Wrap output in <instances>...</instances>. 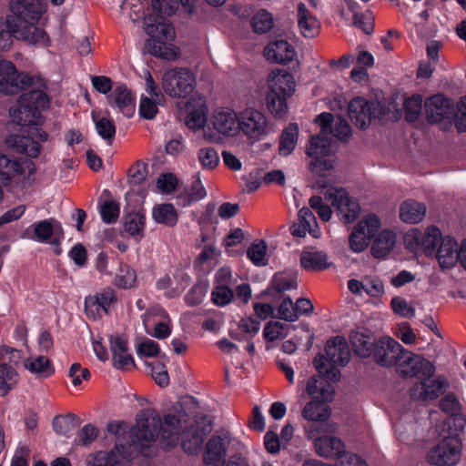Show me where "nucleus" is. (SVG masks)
<instances>
[{
	"label": "nucleus",
	"mask_w": 466,
	"mask_h": 466,
	"mask_svg": "<svg viewBox=\"0 0 466 466\" xmlns=\"http://www.w3.org/2000/svg\"><path fill=\"white\" fill-rule=\"evenodd\" d=\"M162 89L171 97H187L196 86L194 75L186 68H173L164 73Z\"/></svg>",
	"instance_id": "obj_5"
},
{
	"label": "nucleus",
	"mask_w": 466,
	"mask_h": 466,
	"mask_svg": "<svg viewBox=\"0 0 466 466\" xmlns=\"http://www.w3.org/2000/svg\"><path fill=\"white\" fill-rule=\"evenodd\" d=\"M295 55L294 47L285 40L270 42L264 48V56L273 63L288 64L294 59Z\"/></svg>",
	"instance_id": "obj_22"
},
{
	"label": "nucleus",
	"mask_w": 466,
	"mask_h": 466,
	"mask_svg": "<svg viewBox=\"0 0 466 466\" xmlns=\"http://www.w3.org/2000/svg\"><path fill=\"white\" fill-rule=\"evenodd\" d=\"M278 317L283 320L293 322L298 319L295 305L289 297L283 299L278 309Z\"/></svg>",
	"instance_id": "obj_60"
},
{
	"label": "nucleus",
	"mask_w": 466,
	"mask_h": 466,
	"mask_svg": "<svg viewBox=\"0 0 466 466\" xmlns=\"http://www.w3.org/2000/svg\"><path fill=\"white\" fill-rule=\"evenodd\" d=\"M411 370H410V371L405 370L406 376L410 378L416 377L421 380H428L434 375V366L429 360L419 355L415 354V358H413V362H411Z\"/></svg>",
	"instance_id": "obj_38"
},
{
	"label": "nucleus",
	"mask_w": 466,
	"mask_h": 466,
	"mask_svg": "<svg viewBox=\"0 0 466 466\" xmlns=\"http://www.w3.org/2000/svg\"><path fill=\"white\" fill-rule=\"evenodd\" d=\"M390 305L394 313L400 315L401 317L413 318L415 315L414 308L409 305L408 302L400 297L393 298Z\"/></svg>",
	"instance_id": "obj_61"
},
{
	"label": "nucleus",
	"mask_w": 466,
	"mask_h": 466,
	"mask_svg": "<svg viewBox=\"0 0 466 466\" xmlns=\"http://www.w3.org/2000/svg\"><path fill=\"white\" fill-rule=\"evenodd\" d=\"M209 431L210 429L200 426L199 423L191 425L187 430L185 429L181 444L183 450L189 454L197 452Z\"/></svg>",
	"instance_id": "obj_27"
},
{
	"label": "nucleus",
	"mask_w": 466,
	"mask_h": 466,
	"mask_svg": "<svg viewBox=\"0 0 466 466\" xmlns=\"http://www.w3.org/2000/svg\"><path fill=\"white\" fill-rule=\"evenodd\" d=\"M298 25L303 36L315 37L320 29V23L317 17L311 14L305 4L298 5Z\"/></svg>",
	"instance_id": "obj_26"
},
{
	"label": "nucleus",
	"mask_w": 466,
	"mask_h": 466,
	"mask_svg": "<svg viewBox=\"0 0 466 466\" xmlns=\"http://www.w3.org/2000/svg\"><path fill=\"white\" fill-rule=\"evenodd\" d=\"M145 32L150 36L148 40L155 43L171 41L175 37L173 26L165 18L155 15H148L144 19Z\"/></svg>",
	"instance_id": "obj_16"
},
{
	"label": "nucleus",
	"mask_w": 466,
	"mask_h": 466,
	"mask_svg": "<svg viewBox=\"0 0 466 466\" xmlns=\"http://www.w3.org/2000/svg\"><path fill=\"white\" fill-rule=\"evenodd\" d=\"M196 0H152L151 5L153 14L162 18L171 16L178 7V3L182 5L188 14L194 13Z\"/></svg>",
	"instance_id": "obj_28"
},
{
	"label": "nucleus",
	"mask_w": 466,
	"mask_h": 466,
	"mask_svg": "<svg viewBox=\"0 0 466 466\" xmlns=\"http://www.w3.org/2000/svg\"><path fill=\"white\" fill-rule=\"evenodd\" d=\"M251 25L258 34H263L270 30L273 26V17L266 10L258 11L251 20Z\"/></svg>",
	"instance_id": "obj_49"
},
{
	"label": "nucleus",
	"mask_w": 466,
	"mask_h": 466,
	"mask_svg": "<svg viewBox=\"0 0 466 466\" xmlns=\"http://www.w3.org/2000/svg\"><path fill=\"white\" fill-rule=\"evenodd\" d=\"M268 92L290 96L295 91L296 85L290 73L283 69H275L268 75Z\"/></svg>",
	"instance_id": "obj_19"
},
{
	"label": "nucleus",
	"mask_w": 466,
	"mask_h": 466,
	"mask_svg": "<svg viewBox=\"0 0 466 466\" xmlns=\"http://www.w3.org/2000/svg\"><path fill=\"white\" fill-rule=\"evenodd\" d=\"M98 429L92 424L85 425L79 431L76 442L86 446L92 443L98 436Z\"/></svg>",
	"instance_id": "obj_63"
},
{
	"label": "nucleus",
	"mask_w": 466,
	"mask_h": 466,
	"mask_svg": "<svg viewBox=\"0 0 466 466\" xmlns=\"http://www.w3.org/2000/svg\"><path fill=\"white\" fill-rule=\"evenodd\" d=\"M461 441L457 434L444 437L432 448L427 456L429 462L434 465H454L461 458Z\"/></svg>",
	"instance_id": "obj_9"
},
{
	"label": "nucleus",
	"mask_w": 466,
	"mask_h": 466,
	"mask_svg": "<svg viewBox=\"0 0 466 466\" xmlns=\"http://www.w3.org/2000/svg\"><path fill=\"white\" fill-rule=\"evenodd\" d=\"M441 238V234L440 229L431 226L426 229L420 238H417L416 240L424 248L426 253H431L436 248Z\"/></svg>",
	"instance_id": "obj_48"
},
{
	"label": "nucleus",
	"mask_w": 466,
	"mask_h": 466,
	"mask_svg": "<svg viewBox=\"0 0 466 466\" xmlns=\"http://www.w3.org/2000/svg\"><path fill=\"white\" fill-rule=\"evenodd\" d=\"M348 114L357 127L366 129L373 119L384 115V110L380 102L357 96L349 103Z\"/></svg>",
	"instance_id": "obj_6"
},
{
	"label": "nucleus",
	"mask_w": 466,
	"mask_h": 466,
	"mask_svg": "<svg viewBox=\"0 0 466 466\" xmlns=\"http://www.w3.org/2000/svg\"><path fill=\"white\" fill-rule=\"evenodd\" d=\"M18 382V373L15 368L0 364V395L5 396Z\"/></svg>",
	"instance_id": "obj_42"
},
{
	"label": "nucleus",
	"mask_w": 466,
	"mask_h": 466,
	"mask_svg": "<svg viewBox=\"0 0 466 466\" xmlns=\"http://www.w3.org/2000/svg\"><path fill=\"white\" fill-rule=\"evenodd\" d=\"M119 204L114 200H106L100 207V214L105 223L110 224L116 221L119 217Z\"/></svg>",
	"instance_id": "obj_55"
},
{
	"label": "nucleus",
	"mask_w": 466,
	"mask_h": 466,
	"mask_svg": "<svg viewBox=\"0 0 466 466\" xmlns=\"http://www.w3.org/2000/svg\"><path fill=\"white\" fill-rule=\"evenodd\" d=\"M333 147L332 140L326 135L319 134L310 138L306 153L312 158L309 163L312 173L325 177L327 172L333 168L335 162Z\"/></svg>",
	"instance_id": "obj_4"
},
{
	"label": "nucleus",
	"mask_w": 466,
	"mask_h": 466,
	"mask_svg": "<svg viewBox=\"0 0 466 466\" xmlns=\"http://www.w3.org/2000/svg\"><path fill=\"white\" fill-rule=\"evenodd\" d=\"M49 104L45 91L32 89L20 96L17 107L10 109V115L19 126H38L42 123L40 111L48 108Z\"/></svg>",
	"instance_id": "obj_3"
},
{
	"label": "nucleus",
	"mask_w": 466,
	"mask_h": 466,
	"mask_svg": "<svg viewBox=\"0 0 466 466\" xmlns=\"http://www.w3.org/2000/svg\"><path fill=\"white\" fill-rule=\"evenodd\" d=\"M211 295L214 304L222 307L231 302L234 292L230 287L215 286Z\"/></svg>",
	"instance_id": "obj_57"
},
{
	"label": "nucleus",
	"mask_w": 466,
	"mask_h": 466,
	"mask_svg": "<svg viewBox=\"0 0 466 466\" xmlns=\"http://www.w3.org/2000/svg\"><path fill=\"white\" fill-rule=\"evenodd\" d=\"M11 10L13 15H8V21L15 38L30 45L48 46L47 34L35 24L45 12L43 0H16Z\"/></svg>",
	"instance_id": "obj_2"
},
{
	"label": "nucleus",
	"mask_w": 466,
	"mask_h": 466,
	"mask_svg": "<svg viewBox=\"0 0 466 466\" xmlns=\"http://www.w3.org/2000/svg\"><path fill=\"white\" fill-rule=\"evenodd\" d=\"M267 252V245L264 241L253 243L247 251L248 258L255 265H265V256Z\"/></svg>",
	"instance_id": "obj_58"
},
{
	"label": "nucleus",
	"mask_w": 466,
	"mask_h": 466,
	"mask_svg": "<svg viewBox=\"0 0 466 466\" xmlns=\"http://www.w3.org/2000/svg\"><path fill=\"white\" fill-rule=\"evenodd\" d=\"M24 173L23 167L17 159H12L0 152V177L8 182Z\"/></svg>",
	"instance_id": "obj_39"
},
{
	"label": "nucleus",
	"mask_w": 466,
	"mask_h": 466,
	"mask_svg": "<svg viewBox=\"0 0 466 466\" xmlns=\"http://www.w3.org/2000/svg\"><path fill=\"white\" fill-rule=\"evenodd\" d=\"M145 228V216L139 212L129 213L125 217L124 228L130 236H142Z\"/></svg>",
	"instance_id": "obj_45"
},
{
	"label": "nucleus",
	"mask_w": 466,
	"mask_h": 466,
	"mask_svg": "<svg viewBox=\"0 0 466 466\" xmlns=\"http://www.w3.org/2000/svg\"><path fill=\"white\" fill-rule=\"evenodd\" d=\"M316 453L326 459H339L345 454V445L335 436H321L314 440Z\"/></svg>",
	"instance_id": "obj_21"
},
{
	"label": "nucleus",
	"mask_w": 466,
	"mask_h": 466,
	"mask_svg": "<svg viewBox=\"0 0 466 466\" xmlns=\"http://www.w3.org/2000/svg\"><path fill=\"white\" fill-rule=\"evenodd\" d=\"M198 158L204 169L212 170L219 164V156L213 147H202L198 152Z\"/></svg>",
	"instance_id": "obj_50"
},
{
	"label": "nucleus",
	"mask_w": 466,
	"mask_h": 466,
	"mask_svg": "<svg viewBox=\"0 0 466 466\" xmlns=\"http://www.w3.org/2000/svg\"><path fill=\"white\" fill-rule=\"evenodd\" d=\"M422 96L413 95L404 102L405 117L409 122L416 121L421 113Z\"/></svg>",
	"instance_id": "obj_52"
},
{
	"label": "nucleus",
	"mask_w": 466,
	"mask_h": 466,
	"mask_svg": "<svg viewBox=\"0 0 466 466\" xmlns=\"http://www.w3.org/2000/svg\"><path fill=\"white\" fill-rule=\"evenodd\" d=\"M116 301V292L112 289H105L94 297L86 299L85 309L88 315L96 316L99 309H102L106 313L107 308Z\"/></svg>",
	"instance_id": "obj_29"
},
{
	"label": "nucleus",
	"mask_w": 466,
	"mask_h": 466,
	"mask_svg": "<svg viewBox=\"0 0 466 466\" xmlns=\"http://www.w3.org/2000/svg\"><path fill=\"white\" fill-rule=\"evenodd\" d=\"M1 364H5L6 368H15L18 366L23 360L22 350L3 345L0 347Z\"/></svg>",
	"instance_id": "obj_51"
},
{
	"label": "nucleus",
	"mask_w": 466,
	"mask_h": 466,
	"mask_svg": "<svg viewBox=\"0 0 466 466\" xmlns=\"http://www.w3.org/2000/svg\"><path fill=\"white\" fill-rule=\"evenodd\" d=\"M374 15L370 10L364 13H355L353 15V25L368 35L374 30Z\"/></svg>",
	"instance_id": "obj_54"
},
{
	"label": "nucleus",
	"mask_w": 466,
	"mask_h": 466,
	"mask_svg": "<svg viewBox=\"0 0 466 466\" xmlns=\"http://www.w3.org/2000/svg\"><path fill=\"white\" fill-rule=\"evenodd\" d=\"M213 127L225 136H234L239 131L238 115L232 111H219L214 115Z\"/></svg>",
	"instance_id": "obj_30"
},
{
	"label": "nucleus",
	"mask_w": 466,
	"mask_h": 466,
	"mask_svg": "<svg viewBox=\"0 0 466 466\" xmlns=\"http://www.w3.org/2000/svg\"><path fill=\"white\" fill-rule=\"evenodd\" d=\"M147 174V165L143 162H137L128 170V181L132 185H140L145 181Z\"/></svg>",
	"instance_id": "obj_59"
},
{
	"label": "nucleus",
	"mask_w": 466,
	"mask_h": 466,
	"mask_svg": "<svg viewBox=\"0 0 466 466\" xmlns=\"http://www.w3.org/2000/svg\"><path fill=\"white\" fill-rule=\"evenodd\" d=\"M35 78L25 73H19L10 61L0 60V92L15 95L29 86H35Z\"/></svg>",
	"instance_id": "obj_7"
},
{
	"label": "nucleus",
	"mask_w": 466,
	"mask_h": 466,
	"mask_svg": "<svg viewBox=\"0 0 466 466\" xmlns=\"http://www.w3.org/2000/svg\"><path fill=\"white\" fill-rule=\"evenodd\" d=\"M187 414L179 411L177 414H168L161 420L159 414L155 410H147L137 420V425L129 431V439L137 449L150 446L159 435L166 447H174L177 444L181 431L186 429Z\"/></svg>",
	"instance_id": "obj_1"
},
{
	"label": "nucleus",
	"mask_w": 466,
	"mask_h": 466,
	"mask_svg": "<svg viewBox=\"0 0 466 466\" xmlns=\"http://www.w3.org/2000/svg\"><path fill=\"white\" fill-rule=\"evenodd\" d=\"M298 138V126L290 124L285 128L279 138V151L281 156L287 157L294 150Z\"/></svg>",
	"instance_id": "obj_40"
},
{
	"label": "nucleus",
	"mask_w": 466,
	"mask_h": 466,
	"mask_svg": "<svg viewBox=\"0 0 466 466\" xmlns=\"http://www.w3.org/2000/svg\"><path fill=\"white\" fill-rule=\"evenodd\" d=\"M457 242L451 237H445L437 249V259L442 268H450L458 261Z\"/></svg>",
	"instance_id": "obj_31"
},
{
	"label": "nucleus",
	"mask_w": 466,
	"mask_h": 466,
	"mask_svg": "<svg viewBox=\"0 0 466 466\" xmlns=\"http://www.w3.org/2000/svg\"><path fill=\"white\" fill-rule=\"evenodd\" d=\"M329 401L310 400L302 410V417L311 421H324L330 416Z\"/></svg>",
	"instance_id": "obj_36"
},
{
	"label": "nucleus",
	"mask_w": 466,
	"mask_h": 466,
	"mask_svg": "<svg viewBox=\"0 0 466 466\" xmlns=\"http://www.w3.org/2000/svg\"><path fill=\"white\" fill-rule=\"evenodd\" d=\"M4 143L8 149L15 153L31 158L37 157L42 149L39 142L35 141L31 136L11 134L5 138Z\"/></svg>",
	"instance_id": "obj_17"
},
{
	"label": "nucleus",
	"mask_w": 466,
	"mask_h": 466,
	"mask_svg": "<svg viewBox=\"0 0 466 466\" xmlns=\"http://www.w3.org/2000/svg\"><path fill=\"white\" fill-rule=\"evenodd\" d=\"M353 351L360 358L371 357L378 339L372 332L363 328H358L350 334Z\"/></svg>",
	"instance_id": "obj_18"
},
{
	"label": "nucleus",
	"mask_w": 466,
	"mask_h": 466,
	"mask_svg": "<svg viewBox=\"0 0 466 466\" xmlns=\"http://www.w3.org/2000/svg\"><path fill=\"white\" fill-rule=\"evenodd\" d=\"M328 255L319 250H303L300 254V265L307 270L319 271L328 268Z\"/></svg>",
	"instance_id": "obj_34"
},
{
	"label": "nucleus",
	"mask_w": 466,
	"mask_h": 466,
	"mask_svg": "<svg viewBox=\"0 0 466 466\" xmlns=\"http://www.w3.org/2000/svg\"><path fill=\"white\" fill-rule=\"evenodd\" d=\"M327 360L333 364L344 366L349 362L350 353L349 345L343 337H334L328 340L325 347Z\"/></svg>",
	"instance_id": "obj_24"
},
{
	"label": "nucleus",
	"mask_w": 466,
	"mask_h": 466,
	"mask_svg": "<svg viewBox=\"0 0 466 466\" xmlns=\"http://www.w3.org/2000/svg\"><path fill=\"white\" fill-rule=\"evenodd\" d=\"M306 392L311 400L331 401L335 390L332 384L324 380L321 375H314L307 383Z\"/></svg>",
	"instance_id": "obj_25"
},
{
	"label": "nucleus",
	"mask_w": 466,
	"mask_h": 466,
	"mask_svg": "<svg viewBox=\"0 0 466 466\" xmlns=\"http://www.w3.org/2000/svg\"><path fill=\"white\" fill-rule=\"evenodd\" d=\"M380 228V221L376 215H369L360 221L349 237L351 250L357 253L363 251Z\"/></svg>",
	"instance_id": "obj_12"
},
{
	"label": "nucleus",
	"mask_w": 466,
	"mask_h": 466,
	"mask_svg": "<svg viewBox=\"0 0 466 466\" xmlns=\"http://www.w3.org/2000/svg\"><path fill=\"white\" fill-rule=\"evenodd\" d=\"M53 222L54 218L35 222L21 233V238L47 242L54 234Z\"/></svg>",
	"instance_id": "obj_32"
},
{
	"label": "nucleus",
	"mask_w": 466,
	"mask_h": 466,
	"mask_svg": "<svg viewBox=\"0 0 466 466\" xmlns=\"http://www.w3.org/2000/svg\"><path fill=\"white\" fill-rule=\"evenodd\" d=\"M151 376L156 383L165 388L169 383V377L167 370L163 363L156 361L154 364H151Z\"/></svg>",
	"instance_id": "obj_62"
},
{
	"label": "nucleus",
	"mask_w": 466,
	"mask_h": 466,
	"mask_svg": "<svg viewBox=\"0 0 466 466\" xmlns=\"http://www.w3.org/2000/svg\"><path fill=\"white\" fill-rule=\"evenodd\" d=\"M448 386L447 380L438 376L432 380L416 382L410 390V398L414 400H433L441 396Z\"/></svg>",
	"instance_id": "obj_15"
},
{
	"label": "nucleus",
	"mask_w": 466,
	"mask_h": 466,
	"mask_svg": "<svg viewBox=\"0 0 466 466\" xmlns=\"http://www.w3.org/2000/svg\"><path fill=\"white\" fill-rule=\"evenodd\" d=\"M404 348L390 337H382L375 344L372 354L373 360L382 367H392L400 361Z\"/></svg>",
	"instance_id": "obj_14"
},
{
	"label": "nucleus",
	"mask_w": 466,
	"mask_h": 466,
	"mask_svg": "<svg viewBox=\"0 0 466 466\" xmlns=\"http://www.w3.org/2000/svg\"><path fill=\"white\" fill-rule=\"evenodd\" d=\"M239 131L248 138L259 140L270 131L266 116L253 107L244 109L238 114Z\"/></svg>",
	"instance_id": "obj_8"
},
{
	"label": "nucleus",
	"mask_w": 466,
	"mask_h": 466,
	"mask_svg": "<svg viewBox=\"0 0 466 466\" xmlns=\"http://www.w3.org/2000/svg\"><path fill=\"white\" fill-rule=\"evenodd\" d=\"M395 243V234L390 230H382L374 240L371 253L375 258H384L393 248Z\"/></svg>",
	"instance_id": "obj_37"
},
{
	"label": "nucleus",
	"mask_w": 466,
	"mask_h": 466,
	"mask_svg": "<svg viewBox=\"0 0 466 466\" xmlns=\"http://www.w3.org/2000/svg\"><path fill=\"white\" fill-rule=\"evenodd\" d=\"M142 452L141 449L133 446V441L128 438L123 442L119 438L115 448L109 452H98L88 463V466H116L121 460H131L137 453Z\"/></svg>",
	"instance_id": "obj_11"
},
{
	"label": "nucleus",
	"mask_w": 466,
	"mask_h": 466,
	"mask_svg": "<svg viewBox=\"0 0 466 466\" xmlns=\"http://www.w3.org/2000/svg\"><path fill=\"white\" fill-rule=\"evenodd\" d=\"M106 98L108 104L124 116L130 117L135 113V97L126 85H118Z\"/></svg>",
	"instance_id": "obj_20"
},
{
	"label": "nucleus",
	"mask_w": 466,
	"mask_h": 466,
	"mask_svg": "<svg viewBox=\"0 0 466 466\" xmlns=\"http://www.w3.org/2000/svg\"><path fill=\"white\" fill-rule=\"evenodd\" d=\"M324 198L336 208L345 223H351L359 218L360 204L344 188L330 187L325 192Z\"/></svg>",
	"instance_id": "obj_10"
},
{
	"label": "nucleus",
	"mask_w": 466,
	"mask_h": 466,
	"mask_svg": "<svg viewBox=\"0 0 466 466\" xmlns=\"http://www.w3.org/2000/svg\"><path fill=\"white\" fill-rule=\"evenodd\" d=\"M426 119L431 124L447 122L451 124L454 116L453 102L438 94L426 99L424 103Z\"/></svg>",
	"instance_id": "obj_13"
},
{
	"label": "nucleus",
	"mask_w": 466,
	"mask_h": 466,
	"mask_svg": "<svg viewBox=\"0 0 466 466\" xmlns=\"http://www.w3.org/2000/svg\"><path fill=\"white\" fill-rule=\"evenodd\" d=\"M137 280V274L128 265H122L116 275V284L123 289L132 288Z\"/></svg>",
	"instance_id": "obj_56"
},
{
	"label": "nucleus",
	"mask_w": 466,
	"mask_h": 466,
	"mask_svg": "<svg viewBox=\"0 0 466 466\" xmlns=\"http://www.w3.org/2000/svg\"><path fill=\"white\" fill-rule=\"evenodd\" d=\"M24 366L39 378H48L55 373L50 360L45 356L29 357L24 360Z\"/></svg>",
	"instance_id": "obj_35"
},
{
	"label": "nucleus",
	"mask_w": 466,
	"mask_h": 466,
	"mask_svg": "<svg viewBox=\"0 0 466 466\" xmlns=\"http://www.w3.org/2000/svg\"><path fill=\"white\" fill-rule=\"evenodd\" d=\"M287 97L277 93H267L266 101L268 110L276 117H282L288 109Z\"/></svg>",
	"instance_id": "obj_46"
},
{
	"label": "nucleus",
	"mask_w": 466,
	"mask_h": 466,
	"mask_svg": "<svg viewBox=\"0 0 466 466\" xmlns=\"http://www.w3.org/2000/svg\"><path fill=\"white\" fill-rule=\"evenodd\" d=\"M153 218L157 223H162L169 227L176 225L177 215L176 209L171 204H162L153 210Z\"/></svg>",
	"instance_id": "obj_43"
},
{
	"label": "nucleus",
	"mask_w": 466,
	"mask_h": 466,
	"mask_svg": "<svg viewBox=\"0 0 466 466\" xmlns=\"http://www.w3.org/2000/svg\"><path fill=\"white\" fill-rule=\"evenodd\" d=\"M77 422L78 418L73 413L66 416H56L53 420V428L56 433L66 435L77 427Z\"/></svg>",
	"instance_id": "obj_47"
},
{
	"label": "nucleus",
	"mask_w": 466,
	"mask_h": 466,
	"mask_svg": "<svg viewBox=\"0 0 466 466\" xmlns=\"http://www.w3.org/2000/svg\"><path fill=\"white\" fill-rule=\"evenodd\" d=\"M167 41L155 43L151 40L146 41V46L151 55L167 60H173L177 57V49L166 44Z\"/></svg>",
	"instance_id": "obj_44"
},
{
	"label": "nucleus",
	"mask_w": 466,
	"mask_h": 466,
	"mask_svg": "<svg viewBox=\"0 0 466 466\" xmlns=\"http://www.w3.org/2000/svg\"><path fill=\"white\" fill-rule=\"evenodd\" d=\"M227 445L225 439L220 436L211 437L204 453L205 466H225Z\"/></svg>",
	"instance_id": "obj_23"
},
{
	"label": "nucleus",
	"mask_w": 466,
	"mask_h": 466,
	"mask_svg": "<svg viewBox=\"0 0 466 466\" xmlns=\"http://www.w3.org/2000/svg\"><path fill=\"white\" fill-rule=\"evenodd\" d=\"M425 214V205L413 199L403 201L400 207V218L405 223H419L423 219Z\"/></svg>",
	"instance_id": "obj_33"
},
{
	"label": "nucleus",
	"mask_w": 466,
	"mask_h": 466,
	"mask_svg": "<svg viewBox=\"0 0 466 466\" xmlns=\"http://www.w3.org/2000/svg\"><path fill=\"white\" fill-rule=\"evenodd\" d=\"M92 117L97 134L106 140L108 145H112L116 136V126L114 122L106 117H98L95 112L92 113Z\"/></svg>",
	"instance_id": "obj_41"
},
{
	"label": "nucleus",
	"mask_w": 466,
	"mask_h": 466,
	"mask_svg": "<svg viewBox=\"0 0 466 466\" xmlns=\"http://www.w3.org/2000/svg\"><path fill=\"white\" fill-rule=\"evenodd\" d=\"M455 127L459 132L466 131V96L462 97L461 102L454 108Z\"/></svg>",
	"instance_id": "obj_64"
},
{
	"label": "nucleus",
	"mask_w": 466,
	"mask_h": 466,
	"mask_svg": "<svg viewBox=\"0 0 466 466\" xmlns=\"http://www.w3.org/2000/svg\"><path fill=\"white\" fill-rule=\"evenodd\" d=\"M271 287L278 293L295 289L298 287L297 277L292 275L287 276L284 274H276L272 279Z\"/></svg>",
	"instance_id": "obj_53"
}]
</instances>
